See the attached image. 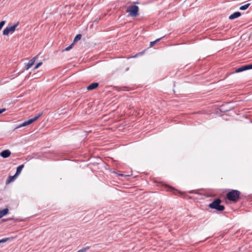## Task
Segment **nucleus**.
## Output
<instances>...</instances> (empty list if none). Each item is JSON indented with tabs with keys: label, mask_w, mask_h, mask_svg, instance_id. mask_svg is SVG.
Masks as SVG:
<instances>
[{
	"label": "nucleus",
	"mask_w": 252,
	"mask_h": 252,
	"mask_svg": "<svg viewBox=\"0 0 252 252\" xmlns=\"http://www.w3.org/2000/svg\"><path fill=\"white\" fill-rule=\"evenodd\" d=\"M240 192L237 190H232L226 194L227 198L232 202H237L240 198Z\"/></svg>",
	"instance_id": "obj_1"
},
{
	"label": "nucleus",
	"mask_w": 252,
	"mask_h": 252,
	"mask_svg": "<svg viewBox=\"0 0 252 252\" xmlns=\"http://www.w3.org/2000/svg\"><path fill=\"white\" fill-rule=\"evenodd\" d=\"M221 200L220 199H215L209 205L212 209H216L219 211H222L224 209V206L220 205Z\"/></svg>",
	"instance_id": "obj_2"
},
{
	"label": "nucleus",
	"mask_w": 252,
	"mask_h": 252,
	"mask_svg": "<svg viewBox=\"0 0 252 252\" xmlns=\"http://www.w3.org/2000/svg\"><path fill=\"white\" fill-rule=\"evenodd\" d=\"M139 7L136 5H131L126 9V12L131 17H135L138 15Z\"/></svg>",
	"instance_id": "obj_3"
},
{
	"label": "nucleus",
	"mask_w": 252,
	"mask_h": 252,
	"mask_svg": "<svg viewBox=\"0 0 252 252\" xmlns=\"http://www.w3.org/2000/svg\"><path fill=\"white\" fill-rule=\"evenodd\" d=\"M42 115V113H39L37 115H36L35 116H34L33 118L30 119V120L25 121L21 124H20L18 127H22L24 126H27L33 122H35L36 120H37Z\"/></svg>",
	"instance_id": "obj_4"
},
{
	"label": "nucleus",
	"mask_w": 252,
	"mask_h": 252,
	"mask_svg": "<svg viewBox=\"0 0 252 252\" xmlns=\"http://www.w3.org/2000/svg\"><path fill=\"white\" fill-rule=\"evenodd\" d=\"M19 25V23H17L14 25L10 27H7L6 28L4 29L3 31V34L4 35H8L9 33L11 32H14L15 31L16 28Z\"/></svg>",
	"instance_id": "obj_5"
},
{
	"label": "nucleus",
	"mask_w": 252,
	"mask_h": 252,
	"mask_svg": "<svg viewBox=\"0 0 252 252\" xmlns=\"http://www.w3.org/2000/svg\"><path fill=\"white\" fill-rule=\"evenodd\" d=\"M251 69H252V64H246L237 68L235 72L239 73Z\"/></svg>",
	"instance_id": "obj_6"
},
{
	"label": "nucleus",
	"mask_w": 252,
	"mask_h": 252,
	"mask_svg": "<svg viewBox=\"0 0 252 252\" xmlns=\"http://www.w3.org/2000/svg\"><path fill=\"white\" fill-rule=\"evenodd\" d=\"M11 152L9 150H5L0 153V156L3 158H7L10 156Z\"/></svg>",
	"instance_id": "obj_7"
},
{
	"label": "nucleus",
	"mask_w": 252,
	"mask_h": 252,
	"mask_svg": "<svg viewBox=\"0 0 252 252\" xmlns=\"http://www.w3.org/2000/svg\"><path fill=\"white\" fill-rule=\"evenodd\" d=\"M36 59L37 57H35L29 61V62L27 64L26 70H28L31 67H32V66Z\"/></svg>",
	"instance_id": "obj_8"
},
{
	"label": "nucleus",
	"mask_w": 252,
	"mask_h": 252,
	"mask_svg": "<svg viewBox=\"0 0 252 252\" xmlns=\"http://www.w3.org/2000/svg\"><path fill=\"white\" fill-rule=\"evenodd\" d=\"M241 15V13L240 12H235L229 16V19L230 20H233L235 18L240 17Z\"/></svg>",
	"instance_id": "obj_9"
},
{
	"label": "nucleus",
	"mask_w": 252,
	"mask_h": 252,
	"mask_svg": "<svg viewBox=\"0 0 252 252\" xmlns=\"http://www.w3.org/2000/svg\"><path fill=\"white\" fill-rule=\"evenodd\" d=\"M98 86V83H96V82L90 84V85H89L87 87V89L88 90H93L95 89V88H96Z\"/></svg>",
	"instance_id": "obj_10"
},
{
	"label": "nucleus",
	"mask_w": 252,
	"mask_h": 252,
	"mask_svg": "<svg viewBox=\"0 0 252 252\" xmlns=\"http://www.w3.org/2000/svg\"><path fill=\"white\" fill-rule=\"evenodd\" d=\"M17 176H16L15 174L14 175H13L12 176H9L6 181V184H8L10 183L11 182H13L16 179Z\"/></svg>",
	"instance_id": "obj_11"
},
{
	"label": "nucleus",
	"mask_w": 252,
	"mask_h": 252,
	"mask_svg": "<svg viewBox=\"0 0 252 252\" xmlns=\"http://www.w3.org/2000/svg\"><path fill=\"white\" fill-rule=\"evenodd\" d=\"M24 167V164H21L17 167V168L16 169V172L15 173L16 176H18L21 173Z\"/></svg>",
	"instance_id": "obj_12"
},
{
	"label": "nucleus",
	"mask_w": 252,
	"mask_h": 252,
	"mask_svg": "<svg viewBox=\"0 0 252 252\" xmlns=\"http://www.w3.org/2000/svg\"><path fill=\"white\" fill-rule=\"evenodd\" d=\"M8 213V209L7 208L4 209L0 210V218H1L4 216L6 215Z\"/></svg>",
	"instance_id": "obj_13"
},
{
	"label": "nucleus",
	"mask_w": 252,
	"mask_h": 252,
	"mask_svg": "<svg viewBox=\"0 0 252 252\" xmlns=\"http://www.w3.org/2000/svg\"><path fill=\"white\" fill-rule=\"evenodd\" d=\"M250 5V3H247L241 6L240 7L239 9L241 10H245L247 9L249 6Z\"/></svg>",
	"instance_id": "obj_14"
},
{
	"label": "nucleus",
	"mask_w": 252,
	"mask_h": 252,
	"mask_svg": "<svg viewBox=\"0 0 252 252\" xmlns=\"http://www.w3.org/2000/svg\"><path fill=\"white\" fill-rule=\"evenodd\" d=\"M81 37H82V35L80 34H78L76 35V36L75 37L74 40H73V44L75 42L80 40L81 39Z\"/></svg>",
	"instance_id": "obj_15"
},
{
	"label": "nucleus",
	"mask_w": 252,
	"mask_h": 252,
	"mask_svg": "<svg viewBox=\"0 0 252 252\" xmlns=\"http://www.w3.org/2000/svg\"><path fill=\"white\" fill-rule=\"evenodd\" d=\"M164 36H162L160 38L157 39L156 40L154 41H152L150 42V47H153L157 42L159 41Z\"/></svg>",
	"instance_id": "obj_16"
},
{
	"label": "nucleus",
	"mask_w": 252,
	"mask_h": 252,
	"mask_svg": "<svg viewBox=\"0 0 252 252\" xmlns=\"http://www.w3.org/2000/svg\"><path fill=\"white\" fill-rule=\"evenodd\" d=\"M89 249V247H86V248H83L80 250H79L78 252H86V251Z\"/></svg>",
	"instance_id": "obj_17"
},
{
	"label": "nucleus",
	"mask_w": 252,
	"mask_h": 252,
	"mask_svg": "<svg viewBox=\"0 0 252 252\" xmlns=\"http://www.w3.org/2000/svg\"><path fill=\"white\" fill-rule=\"evenodd\" d=\"M73 45H74V44H73V43H72L71 45H70L69 46L67 47L65 49V51H68L70 50L72 48Z\"/></svg>",
	"instance_id": "obj_18"
},
{
	"label": "nucleus",
	"mask_w": 252,
	"mask_h": 252,
	"mask_svg": "<svg viewBox=\"0 0 252 252\" xmlns=\"http://www.w3.org/2000/svg\"><path fill=\"white\" fill-rule=\"evenodd\" d=\"M5 23V21H2L0 22V31L1 30L3 26L4 25Z\"/></svg>",
	"instance_id": "obj_19"
},
{
	"label": "nucleus",
	"mask_w": 252,
	"mask_h": 252,
	"mask_svg": "<svg viewBox=\"0 0 252 252\" xmlns=\"http://www.w3.org/2000/svg\"><path fill=\"white\" fill-rule=\"evenodd\" d=\"M8 239H9V238H8L1 239V240H0V243L6 242Z\"/></svg>",
	"instance_id": "obj_20"
},
{
	"label": "nucleus",
	"mask_w": 252,
	"mask_h": 252,
	"mask_svg": "<svg viewBox=\"0 0 252 252\" xmlns=\"http://www.w3.org/2000/svg\"><path fill=\"white\" fill-rule=\"evenodd\" d=\"M42 63L41 62H39L34 67V69H37L38 68L41 64H42Z\"/></svg>",
	"instance_id": "obj_21"
},
{
	"label": "nucleus",
	"mask_w": 252,
	"mask_h": 252,
	"mask_svg": "<svg viewBox=\"0 0 252 252\" xmlns=\"http://www.w3.org/2000/svg\"><path fill=\"white\" fill-rule=\"evenodd\" d=\"M6 110V109L5 108H3V109H0V114L3 113V112H4Z\"/></svg>",
	"instance_id": "obj_22"
}]
</instances>
